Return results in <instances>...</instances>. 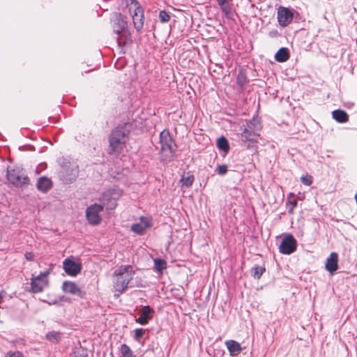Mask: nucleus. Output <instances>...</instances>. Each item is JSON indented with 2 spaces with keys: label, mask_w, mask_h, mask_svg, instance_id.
I'll return each instance as SVG.
<instances>
[{
  "label": "nucleus",
  "mask_w": 357,
  "mask_h": 357,
  "mask_svg": "<svg viewBox=\"0 0 357 357\" xmlns=\"http://www.w3.org/2000/svg\"><path fill=\"white\" fill-rule=\"evenodd\" d=\"M290 57L289 50L284 47H281L275 54L276 61L283 63L287 61Z\"/></svg>",
  "instance_id": "6ab92c4d"
},
{
  "label": "nucleus",
  "mask_w": 357,
  "mask_h": 357,
  "mask_svg": "<svg viewBox=\"0 0 357 357\" xmlns=\"http://www.w3.org/2000/svg\"><path fill=\"white\" fill-rule=\"evenodd\" d=\"M333 118L338 123H346L349 120V116L346 112L336 109L332 112Z\"/></svg>",
  "instance_id": "aec40b11"
},
{
  "label": "nucleus",
  "mask_w": 357,
  "mask_h": 357,
  "mask_svg": "<svg viewBox=\"0 0 357 357\" xmlns=\"http://www.w3.org/2000/svg\"><path fill=\"white\" fill-rule=\"evenodd\" d=\"M73 357H88V354L85 350L78 349L73 353Z\"/></svg>",
  "instance_id": "72a5a7b5"
},
{
  "label": "nucleus",
  "mask_w": 357,
  "mask_h": 357,
  "mask_svg": "<svg viewBox=\"0 0 357 357\" xmlns=\"http://www.w3.org/2000/svg\"><path fill=\"white\" fill-rule=\"evenodd\" d=\"M227 348L231 356H237L242 350L241 344L235 340H227L225 342Z\"/></svg>",
  "instance_id": "f3484780"
},
{
  "label": "nucleus",
  "mask_w": 357,
  "mask_h": 357,
  "mask_svg": "<svg viewBox=\"0 0 357 357\" xmlns=\"http://www.w3.org/2000/svg\"><path fill=\"white\" fill-rule=\"evenodd\" d=\"M120 351L122 357H135V355L130 348L126 344L121 345Z\"/></svg>",
  "instance_id": "bb28decb"
},
{
  "label": "nucleus",
  "mask_w": 357,
  "mask_h": 357,
  "mask_svg": "<svg viewBox=\"0 0 357 357\" xmlns=\"http://www.w3.org/2000/svg\"><path fill=\"white\" fill-rule=\"evenodd\" d=\"M46 338L53 343H56L61 340V333L56 331H51L47 333Z\"/></svg>",
  "instance_id": "a878e982"
},
{
  "label": "nucleus",
  "mask_w": 357,
  "mask_h": 357,
  "mask_svg": "<svg viewBox=\"0 0 357 357\" xmlns=\"http://www.w3.org/2000/svg\"><path fill=\"white\" fill-rule=\"evenodd\" d=\"M245 128L249 131L251 130L257 132L261 129V125L259 119L254 117L247 123V126Z\"/></svg>",
  "instance_id": "4be33fe9"
},
{
  "label": "nucleus",
  "mask_w": 357,
  "mask_h": 357,
  "mask_svg": "<svg viewBox=\"0 0 357 357\" xmlns=\"http://www.w3.org/2000/svg\"><path fill=\"white\" fill-rule=\"evenodd\" d=\"M132 267L130 265L121 266L114 273V287L116 291L123 293L132 280L134 275Z\"/></svg>",
  "instance_id": "f03ea898"
},
{
  "label": "nucleus",
  "mask_w": 357,
  "mask_h": 357,
  "mask_svg": "<svg viewBox=\"0 0 357 357\" xmlns=\"http://www.w3.org/2000/svg\"><path fill=\"white\" fill-rule=\"evenodd\" d=\"M296 241L291 234H287L282 239L279 250L284 255H290L296 250Z\"/></svg>",
  "instance_id": "9d476101"
},
{
  "label": "nucleus",
  "mask_w": 357,
  "mask_h": 357,
  "mask_svg": "<svg viewBox=\"0 0 357 357\" xmlns=\"http://www.w3.org/2000/svg\"><path fill=\"white\" fill-rule=\"evenodd\" d=\"M153 310L149 306H144L141 310V316L136 319V321L141 325H145L152 317Z\"/></svg>",
  "instance_id": "2eb2a0df"
},
{
  "label": "nucleus",
  "mask_w": 357,
  "mask_h": 357,
  "mask_svg": "<svg viewBox=\"0 0 357 357\" xmlns=\"http://www.w3.org/2000/svg\"><path fill=\"white\" fill-rule=\"evenodd\" d=\"M50 273V270H47L40 273L38 275H32L31 278V289L30 291L33 294L42 292L43 289L49 284L48 275Z\"/></svg>",
  "instance_id": "0eeeda50"
},
{
  "label": "nucleus",
  "mask_w": 357,
  "mask_h": 357,
  "mask_svg": "<svg viewBox=\"0 0 357 357\" xmlns=\"http://www.w3.org/2000/svg\"><path fill=\"white\" fill-rule=\"evenodd\" d=\"M220 6L222 12L225 15L229 18L231 16V8L227 2V0H216Z\"/></svg>",
  "instance_id": "b1692460"
},
{
  "label": "nucleus",
  "mask_w": 357,
  "mask_h": 357,
  "mask_svg": "<svg viewBox=\"0 0 357 357\" xmlns=\"http://www.w3.org/2000/svg\"><path fill=\"white\" fill-rule=\"evenodd\" d=\"M145 331L143 328H137L135 330L134 337L136 340H139L144 334Z\"/></svg>",
  "instance_id": "f704fd0d"
},
{
  "label": "nucleus",
  "mask_w": 357,
  "mask_h": 357,
  "mask_svg": "<svg viewBox=\"0 0 357 357\" xmlns=\"http://www.w3.org/2000/svg\"><path fill=\"white\" fill-rule=\"evenodd\" d=\"M288 204H289L291 205V208H289V212L292 213H293V211H294V208L297 205V202L296 200L294 199V200H288Z\"/></svg>",
  "instance_id": "e433bc0d"
},
{
  "label": "nucleus",
  "mask_w": 357,
  "mask_h": 357,
  "mask_svg": "<svg viewBox=\"0 0 357 357\" xmlns=\"http://www.w3.org/2000/svg\"><path fill=\"white\" fill-rule=\"evenodd\" d=\"M37 189L43 192H47L52 188V181L50 178L40 177L36 184Z\"/></svg>",
  "instance_id": "a211bd4d"
},
{
  "label": "nucleus",
  "mask_w": 357,
  "mask_h": 357,
  "mask_svg": "<svg viewBox=\"0 0 357 357\" xmlns=\"http://www.w3.org/2000/svg\"><path fill=\"white\" fill-rule=\"evenodd\" d=\"M7 178L9 182L16 186H21L29 183V178L19 169H9L7 170Z\"/></svg>",
  "instance_id": "1a4fd4ad"
},
{
  "label": "nucleus",
  "mask_w": 357,
  "mask_h": 357,
  "mask_svg": "<svg viewBox=\"0 0 357 357\" xmlns=\"http://www.w3.org/2000/svg\"><path fill=\"white\" fill-rule=\"evenodd\" d=\"M112 29L118 37V45H127L129 43L128 36L129 35L127 29V20L121 13H114L112 20Z\"/></svg>",
  "instance_id": "20e7f679"
},
{
  "label": "nucleus",
  "mask_w": 357,
  "mask_h": 357,
  "mask_svg": "<svg viewBox=\"0 0 357 357\" xmlns=\"http://www.w3.org/2000/svg\"><path fill=\"white\" fill-rule=\"evenodd\" d=\"M62 289L64 292L68 293L73 295L80 296L82 291L77 287V285L73 282L66 281L63 283Z\"/></svg>",
  "instance_id": "dca6fc26"
},
{
  "label": "nucleus",
  "mask_w": 357,
  "mask_h": 357,
  "mask_svg": "<svg viewBox=\"0 0 357 357\" xmlns=\"http://www.w3.org/2000/svg\"><path fill=\"white\" fill-rule=\"evenodd\" d=\"M130 13L132 18L134 26L137 32L140 31L144 23V10L136 0H130Z\"/></svg>",
  "instance_id": "423d86ee"
},
{
  "label": "nucleus",
  "mask_w": 357,
  "mask_h": 357,
  "mask_svg": "<svg viewBox=\"0 0 357 357\" xmlns=\"http://www.w3.org/2000/svg\"><path fill=\"white\" fill-rule=\"evenodd\" d=\"M264 271H265V268H264L262 266H256L253 268L252 276L255 278L259 279L260 277L262 275V274L264 273Z\"/></svg>",
  "instance_id": "c85d7f7f"
},
{
  "label": "nucleus",
  "mask_w": 357,
  "mask_h": 357,
  "mask_svg": "<svg viewBox=\"0 0 357 357\" xmlns=\"http://www.w3.org/2000/svg\"><path fill=\"white\" fill-rule=\"evenodd\" d=\"M63 268L67 275L76 276L82 270V264L72 258H67L63 261Z\"/></svg>",
  "instance_id": "9b49d317"
},
{
  "label": "nucleus",
  "mask_w": 357,
  "mask_h": 357,
  "mask_svg": "<svg viewBox=\"0 0 357 357\" xmlns=\"http://www.w3.org/2000/svg\"><path fill=\"white\" fill-rule=\"evenodd\" d=\"M160 143L161 145L160 154L162 160L170 161L173 159L176 151V144L168 131L163 130L160 135Z\"/></svg>",
  "instance_id": "39448f33"
},
{
  "label": "nucleus",
  "mask_w": 357,
  "mask_h": 357,
  "mask_svg": "<svg viewBox=\"0 0 357 357\" xmlns=\"http://www.w3.org/2000/svg\"><path fill=\"white\" fill-rule=\"evenodd\" d=\"M301 182L305 185H310L312 183V177L311 176H303L301 178Z\"/></svg>",
  "instance_id": "2f4dec72"
},
{
  "label": "nucleus",
  "mask_w": 357,
  "mask_h": 357,
  "mask_svg": "<svg viewBox=\"0 0 357 357\" xmlns=\"http://www.w3.org/2000/svg\"><path fill=\"white\" fill-rule=\"evenodd\" d=\"M338 255L336 252H331L327 258L325 268L331 274H333L338 268Z\"/></svg>",
  "instance_id": "4468645a"
},
{
  "label": "nucleus",
  "mask_w": 357,
  "mask_h": 357,
  "mask_svg": "<svg viewBox=\"0 0 357 357\" xmlns=\"http://www.w3.org/2000/svg\"><path fill=\"white\" fill-rule=\"evenodd\" d=\"M151 219L149 217H141L140 222L132 225L131 229L137 234H143L145 231L151 227Z\"/></svg>",
  "instance_id": "ddd939ff"
},
{
  "label": "nucleus",
  "mask_w": 357,
  "mask_h": 357,
  "mask_svg": "<svg viewBox=\"0 0 357 357\" xmlns=\"http://www.w3.org/2000/svg\"><path fill=\"white\" fill-rule=\"evenodd\" d=\"M78 175V167L70 162L65 163L61 170L62 180L67 183H73Z\"/></svg>",
  "instance_id": "6e6552de"
},
{
  "label": "nucleus",
  "mask_w": 357,
  "mask_h": 357,
  "mask_svg": "<svg viewBox=\"0 0 357 357\" xmlns=\"http://www.w3.org/2000/svg\"><path fill=\"white\" fill-rule=\"evenodd\" d=\"M246 82V77L243 74H240L238 75V77H237V83L241 85V86H243Z\"/></svg>",
  "instance_id": "c9c22d12"
},
{
  "label": "nucleus",
  "mask_w": 357,
  "mask_h": 357,
  "mask_svg": "<svg viewBox=\"0 0 357 357\" xmlns=\"http://www.w3.org/2000/svg\"><path fill=\"white\" fill-rule=\"evenodd\" d=\"M217 146L220 150L227 153L229 150V146L227 139L225 137H220L217 140Z\"/></svg>",
  "instance_id": "393cba45"
},
{
  "label": "nucleus",
  "mask_w": 357,
  "mask_h": 357,
  "mask_svg": "<svg viewBox=\"0 0 357 357\" xmlns=\"http://www.w3.org/2000/svg\"><path fill=\"white\" fill-rule=\"evenodd\" d=\"M159 19L161 22L165 23L170 20V16L165 10H161L159 13Z\"/></svg>",
  "instance_id": "c756f323"
},
{
  "label": "nucleus",
  "mask_w": 357,
  "mask_h": 357,
  "mask_svg": "<svg viewBox=\"0 0 357 357\" xmlns=\"http://www.w3.org/2000/svg\"><path fill=\"white\" fill-rule=\"evenodd\" d=\"M34 255L31 252L26 253L25 257L27 260L31 261L33 259Z\"/></svg>",
  "instance_id": "4c0bfd02"
},
{
  "label": "nucleus",
  "mask_w": 357,
  "mask_h": 357,
  "mask_svg": "<svg viewBox=\"0 0 357 357\" xmlns=\"http://www.w3.org/2000/svg\"><path fill=\"white\" fill-rule=\"evenodd\" d=\"M259 134L253 130H250V131H249L248 130L244 128L241 134V137L243 141L253 142L257 141V138L259 137Z\"/></svg>",
  "instance_id": "412c9836"
},
{
  "label": "nucleus",
  "mask_w": 357,
  "mask_h": 357,
  "mask_svg": "<svg viewBox=\"0 0 357 357\" xmlns=\"http://www.w3.org/2000/svg\"><path fill=\"white\" fill-rule=\"evenodd\" d=\"M153 261L154 268L157 273H162V272L167 268V261L165 259L156 258Z\"/></svg>",
  "instance_id": "5701e85b"
},
{
  "label": "nucleus",
  "mask_w": 357,
  "mask_h": 357,
  "mask_svg": "<svg viewBox=\"0 0 357 357\" xmlns=\"http://www.w3.org/2000/svg\"><path fill=\"white\" fill-rule=\"evenodd\" d=\"M120 194L115 190H109L105 192L102 198V204H94L86 208V217L91 225H97L101 222L100 213L102 211L104 207L107 209H112L116 206V200Z\"/></svg>",
  "instance_id": "f257e3e1"
},
{
  "label": "nucleus",
  "mask_w": 357,
  "mask_h": 357,
  "mask_svg": "<svg viewBox=\"0 0 357 357\" xmlns=\"http://www.w3.org/2000/svg\"><path fill=\"white\" fill-rule=\"evenodd\" d=\"M193 181H194V176H193V175H191V174L187 175L186 176H183L181 179V182L182 183V185H185L186 187L191 186Z\"/></svg>",
  "instance_id": "cd10ccee"
},
{
  "label": "nucleus",
  "mask_w": 357,
  "mask_h": 357,
  "mask_svg": "<svg viewBox=\"0 0 357 357\" xmlns=\"http://www.w3.org/2000/svg\"><path fill=\"white\" fill-rule=\"evenodd\" d=\"M5 357H24V355L19 351H10L6 354Z\"/></svg>",
  "instance_id": "7c9ffc66"
},
{
  "label": "nucleus",
  "mask_w": 357,
  "mask_h": 357,
  "mask_svg": "<svg viewBox=\"0 0 357 357\" xmlns=\"http://www.w3.org/2000/svg\"><path fill=\"white\" fill-rule=\"evenodd\" d=\"M293 20V13L285 7H280L278 10V23L282 26H287Z\"/></svg>",
  "instance_id": "f8f14e48"
},
{
  "label": "nucleus",
  "mask_w": 357,
  "mask_h": 357,
  "mask_svg": "<svg viewBox=\"0 0 357 357\" xmlns=\"http://www.w3.org/2000/svg\"><path fill=\"white\" fill-rule=\"evenodd\" d=\"M128 135V131L123 127H117L109 135V154L120 153L124 149Z\"/></svg>",
  "instance_id": "7ed1b4c3"
},
{
  "label": "nucleus",
  "mask_w": 357,
  "mask_h": 357,
  "mask_svg": "<svg viewBox=\"0 0 357 357\" xmlns=\"http://www.w3.org/2000/svg\"><path fill=\"white\" fill-rule=\"evenodd\" d=\"M216 172L220 175H225L227 172V166L226 165H218Z\"/></svg>",
  "instance_id": "473e14b6"
}]
</instances>
